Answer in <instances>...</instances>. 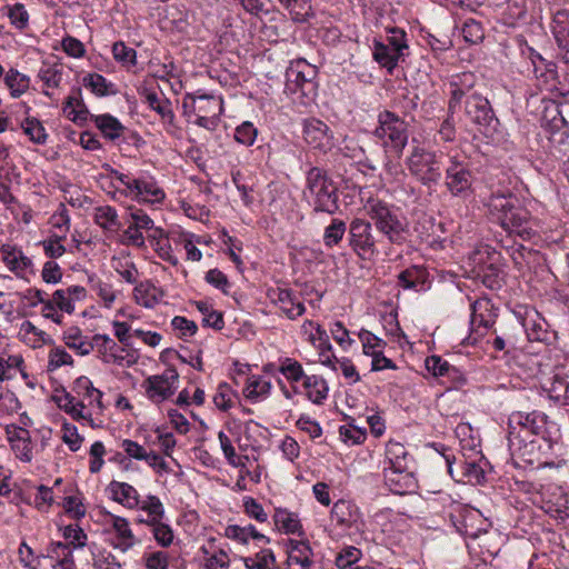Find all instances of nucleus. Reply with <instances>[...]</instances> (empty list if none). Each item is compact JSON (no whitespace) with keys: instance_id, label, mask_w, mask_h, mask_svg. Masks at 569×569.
Returning <instances> with one entry per match:
<instances>
[{"instance_id":"f8f14e48","label":"nucleus","mask_w":569,"mask_h":569,"mask_svg":"<svg viewBox=\"0 0 569 569\" xmlns=\"http://www.w3.org/2000/svg\"><path fill=\"white\" fill-rule=\"evenodd\" d=\"M477 77L472 72H462L451 78L449 82L450 98L448 100V112L453 114L468 96H477Z\"/></svg>"},{"instance_id":"680f3d73","label":"nucleus","mask_w":569,"mask_h":569,"mask_svg":"<svg viewBox=\"0 0 569 569\" xmlns=\"http://www.w3.org/2000/svg\"><path fill=\"white\" fill-rule=\"evenodd\" d=\"M62 440L68 445L71 451H78L81 447L83 438L78 433V429L74 425L64 422L62 425Z\"/></svg>"},{"instance_id":"412c9836","label":"nucleus","mask_w":569,"mask_h":569,"mask_svg":"<svg viewBox=\"0 0 569 569\" xmlns=\"http://www.w3.org/2000/svg\"><path fill=\"white\" fill-rule=\"evenodd\" d=\"M493 306L487 298L478 299L471 305V326L472 328L483 327L490 329L496 322L497 315L493 312Z\"/></svg>"},{"instance_id":"bf43d9fd","label":"nucleus","mask_w":569,"mask_h":569,"mask_svg":"<svg viewBox=\"0 0 569 569\" xmlns=\"http://www.w3.org/2000/svg\"><path fill=\"white\" fill-rule=\"evenodd\" d=\"M361 551L356 547L343 549L336 558V566L339 569H355V565L359 561Z\"/></svg>"},{"instance_id":"49530a36","label":"nucleus","mask_w":569,"mask_h":569,"mask_svg":"<svg viewBox=\"0 0 569 569\" xmlns=\"http://www.w3.org/2000/svg\"><path fill=\"white\" fill-rule=\"evenodd\" d=\"M460 469H461L462 479H458V481L479 485L485 479V472H483L482 468L475 460L473 461H467V460L461 461Z\"/></svg>"},{"instance_id":"39448f33","label":"nucleus","mask_w":569,"mask_h":569,"mask_svg":"<svg viewBox=\"0 0 569 569\" xmlns=\"http://www.w3.org/2000/svg\"><path fill=\"white\" fill-rule=\"evenodd\" d=\"M368 214L390 243L403 244L409 237V222L406 217L380 200L370 201Z\"/></svg>"},{"instance_id":"ea45409f","label":"nucleus","mask_w":569,"mask_h":569,"mask_svg":"<svg viewBox=\"0 0 569 569\" xmlns=\"http://www.w3.org/2000/svg\"><path fill=\"white\" fill-rule=\"evenodd\" d=\"M38 77L47 88H58L62 80V68L58 64L43 63Z\"/></svg>"},{"instance_id":"f704fd0d","label":"nucleus","mask_w":569,"mask_h":569,"mask_svg":"<svg viewBox=\"0 0 569 569\" xmlns=\"http://www.w3.org/2000/svg\"><path fill=\"white\" fill-rule=\"evenodd\" d=\"M21 128L23 133L29 137L30 141L37 144H44L48 138L46 133L44 127L42 123L36 118H26Z\"/></svg>"},{"instance_id":"338daca9","label":"nucleus","mask_w":569,"mask_h":569,"mask_svg":"<svg viewBox=\"0 0 569 569\" xmlns=\"http://www.w3.org/2000/svg\"><path fill=\"white\" fill-rule=\"evenodd\" d=\"M339 433L345 442L352 445H359L366 440V431L352 425L341 426Z\"/></svg>"},{"instance_id":"0e129e2a","label":"nucleus","mask_w":569,"mask_h":569,"mask_svg":"<svg viewBox=\"0 0 569 569\" xmlns=\"http://www.w3.org/2000/svg\"><path fill=\"white\" fill-rule=\"evenodd\" d=\"M89 343L92 345L93 350L97 349L99 352H101L103 355H107L108 352H110V356H112L114 358L117 357V355H116L117 343L114 342V340L112 338H110L107 335H94L91 338V340L89 341Z\"/></svg>"},{"instance_id":"473e14b6","label":"nucleus","mask_w":569,"mask_h":569,"mask_svg":"<svg viewBox=\"0 0 569 569\" xmlns=\"http://www.w3.org/2000/svg\"><path fill=\"white\" fill-rule=\"evenodd\" d=\"M477 278L490 290H498L502 286L501 270L495 263L481 267L477 273Z\"/></svg>"},{"instance_id":"603ef678","label":"nucleus","mask_w":569,"mask_h":569,"mask_svg":"<svg viewBox=\"0 0 569 569\" xmlns=\"http://www.w3.org/2000/svg\"><path fill=\"white\" fill-rule=\"evenodd\" d=\"M132 222L124 230L122 236V242L124 244H134L137 247L142 246V233L140 231L141 227L139 224L140 217L137 212L131 213Z\"/></svg>"},{"instance_id":"4be33fe9","label":"nucleus","mask_w":569,"mask_h":569,"mask_svg":"<svg viewBox=\"0 0 569 569\" xmlns=\"http://www.w3.org/2000/svg\"><path fill=\"white\" fill-rule=\"evenodd\" d=\"M0 251L2 253V261L16 274H20L32 264L31 260L16 246L3 244Z\"/></svg>"},{"instance_id":"5701e85b","label":"nucleus","mask_w":569,"mask_h":569,"mask_svg":"<svg viewBox=\"0 0 569 569\" xmlns=\"http://www.w3.org/2000/svg\"><path fill=\"white\" fill-rule=\"evenodd\" d=\"M428 273L420 266H411L398 274V284L403 289L421 290Z\"/></svg>"},{"instance_id":"ddd939ff","label":"nucleus","mask_w":569,"mask_h":569,"mask_svg":"<svg viewBox=\"0 0 569 569\" xmlns=\"http://www.w3.org/2000/svg\"><path fill=\"white\" fill-rule=\"evenodd\" d=\"M303 140L313 149L328 151L333 147V134L327 123L317 118H307L302 123Z\"/></svg>"},{"instance_id":"aec40b11","label":"nucleus","mask_w":569,"mask_h":569,"mask_svg":"<svg viewBox=\"0 0 569 569\" xmlns=\"http://www.w3.org/2000/svg\"><path fill=\"white\" fill-rule=\"evenodd\" d=\"M72 390L80 398L78 402L81 408L88 406H97L99 410L103 408L101 402L102 392L93 387L89 378L79 377L76 379Z\"/></svg>"},{"instance_id":"a19ab883","label":"nucleus","mask_w":569,"mask_h":569,"mask_svg":"<svg viewBox=\"0 0 569 569\" xmlns=\"http://www.w3.org/2000/svg\"><path fill=\"white\" fill-rule=\"evenodd\" d=\"M144 526L162 521L164 517V508L160 499L156 496H148L144 500Z\"/></svg>"},{"instance_id":"6ab92c4d","label":"nucleus","mask_w":569,"mask_h":569,"mask_svg":"<svg viewBox=\"0 0 569 569\" xmlns=\"http://www.w3.org/2000/svg\"><path fill=\"white\" fill-rule=\"evenodd\" d=\"M552 32L558 46V58L569 66V12L567 10L556 12Z\"/></svg>"},{"instance_id":"9d476101","label":"nucleus","mask_w":569,"mask_h":569,"mask_svg":"<svg viewBox=\"0 0 569 569\" xmlns=\"http://www.w3.org/2000/svg\"><path fill=\"white\" fill-rule=\"evenodd\" d=\"M316 70L306 62H298L287 71L286 89L290 93H299L301 97H311L316 93L313 81Z\"/></svg>"},{"instance_id":"72a5a7b5","label":"nucleus","mask_w":569,"mask_h":569,"mask_svg":"<svg viewBox=\"0 0 569 569\" xmlns=\"http://www.w3.org/2000/svg\"><path fill=\"white\" fill-rule=\"evenodd\" d=\"M551 153L562 161L569 159V133L567 129L552 132L549 138Z\"/></svg>"},{"instance_id":"bb28decb","label":"nucleus","mask_w":569,"mask_h":569,"mask_svg":"<svg viewBox=\"0 0 569 569\" xmlns=\"http://www.w3.org/2000/svg\"><path fill=\"white\" fill-rule=\"evenodd\" d=\"M276 526H278L284 533L303 535L302 526L298 515L290 512L287 509L277 508L273 515Z\"/></svg>"},{"instance_id":"f03ea898","label":"nucleus","mask_w":569,"mask_h":569,"mask_svg":"<svg viewBox=\"0 0 569 569\" xmlns=\"http://www.w3.org/2000/svg\"><path fill=\"white\" fill-rule=\"evenodd\" d=\"M547 416L533 410L531 412L516 411L508 419V446L512 455L527 458L536 449V437L545 438Z\"/></svg>"},{"instance_id":"09e8293b","label":"nucleus","mask_w":569,"mask_h":569,"mask_svg":"<svg viewBox=\"0 0 569 569\" xmlns=\"http://www.w3.org/2000/svg\"><path fill=\"white\" fill-rule=\"evenodd\" d=\"M218 439L220 442L221 450L228 463L233 467H243L244 462L242 461V457L237 456L234 447L232 446L229 437L223 431H219ZM243 459L247 460L248 457L244 456Z\"/></svg>"},{"instance_id":"423d86ee","label":"nucleus","mask_w":569,"mask_h":569,"mask_svg":"<svg viewBox=\"0 0 569 569\" xmlns=\"http://www.w3.org/2000/svg\"><path fill=\"white\" fill-rule=\"evenodd\" d=\"M222 112V99L213 94L187 93L182 99V113L188 122L214 130Z\"/></svg>"},{"instance_id":"393cba45","label":"nucleus","mask_w":569,"mask_h":569,"mask_svg":"<svg viewBox=\"0 0 569 569\" xmlns=\"http://www.w3.org/2000/svg\"><path fill=\"white\" fill-rule=\"evenodd\" d=\"M113 500L133 508L138 505V491L126 482L112 481L108 487Z\"/></svg>"},{"instance_id":"f3484780","label":"nucleus","mask_w":569,"mask_h":569,"mask_svg":"<svg viewBox=\"0 0 569 569\" xmlns=\"http://www.w3.org/2000/svg\"><path fill=\"white\" fill-rule=\"evenodd\" d=\"M144 233L150 247L158 253V256L167 261L176 263V259L171 256V246L166 232L154 227L153 220L144 214Z\"/></svg>"},{"instance_id":"8fccbe9b","label":"nucleus","mask_w":569,"mask_h":569,"mask_svg":"<svg viewBox=\"0 0 569 569\" xmlns=\"http://www.w3.org/2000/svg\"><path fill=\"white\" fill-rule=\"evenodd\" d=\"M270 389V381L263 380L260 377H252L248 379L244 395L248 399L256 400L260 396L268 395Z\"/></svg>"},{"instance_id":"c03bdc74","label":"nucleus","mask_w":569,"mask_h":569,"mask_svg":"<svg viewBox=\"0 0 569 569\" xmlns=\"http://www.w3.org/2000/svg\"><path fill=\"white\" fill-rule=\"evenodd\" d=\"M96 126L100 129L104 137L111 140L120 137L122 131L121 123L109 114L98 116L96 118Z\"/></svg>"},{"instance_id":"c756f323","label":"nucleus","mask_w":569,"mask_h":569,"mask_svg":"<svg viewBox=\"0 0 569 569\" xmlns=\"http://www.w3.org/2000/svg\"><path fill=\"white\" fill-rule=\"evenodd\" d=\"M296 22H306L313 16L311 0H279Z\"/></svg>"},{"instance_id":"c85d7f7f","label":"nucleus","mask_w":569,"mask_h":569,"mask_svg":"<svg viewBox=\"0 0 569 569\" xmlns=\"http://www.w3.org/2000/svg\"><path fill=\"white\" fill-rule=\"evenodd\" d=\"M330 516L331 520L342 528H350L357 518L351 503L343 499L333 503Z\"/></svg>"},{"instance_id":"a878e982","label":"nucleus","mask_w":569,"mask_h":569,"mask_svg":"<svg viewBox=\"0 0 569 569\" xmlns=\"http://www.w3.org/2000/svg\"><path fill=\"white\" fill-rule=\"evenodd\" d=\"M90 340L87 336L82 335L78 327H70L63 333L64 343L81 356H87L93 350L92 345L89 343Z\"/></svg>"},{"instance_id":"2f4dec72","label":"nucleus","mask_w":569,"mask_h":569,"mask_svg":"<svg viewBox=\"0 0 569 569\" xmlns=\"http://www.w3.org/2000/svg\"><path fill=\"white\" fill-rule=\"evenodd\" d=\"M278 371L282 373L290 382H299L301 380L305 381L306 377H308L305 373L301 363L289 357L279 359Z\"/></svg>"},{"instance_id":"6e6552de","label":"nucleus","mask_w":569,"mask_h":569,"mask_svg":"<svg viewBox=\"0 0 569 569\" xmlns=\"http://www.w3.org/2000/svg\"><path fill=\"white\" fill-rule=\"evenodd\" d=\"M349 246L362 260H371L377 253L376 239L369 221L355 219L349 226Z\"/></svg>"},{"instance_id":"20e7f679","label":"nucleus","mask_w":569,"mask_h":569,"mask_svg":"<svg viewBox=\"0 0 569 569\" xmlns=\"http://www.w3.org/2000/svg\"><path fill=\"white\" fill-rule=\"evenodd\" d=\"M445 153L421 144L412 146L406 159L410 174L423 187L431 189L439 184L443 173Z\"/></svg>"},{"instance_id":"3c124183","label":"nucleus","mask_w":569,"mask_h":569,"mask_svg":"<svg viewBox=\"0 0 569 569\" xmlns=\"http://www.w3.org/2000/svg\"><path fill=\"white\" fill-rule=\"evenodd\" d=\"M258 129L250 121H244L234 130V140L243 146H252L257 139Z\"/></svg>"},{"instance_id":"a211bd4d","label":"nucleus","mask_w":569,"mask_h":569,"mask_svg":"<svg viewBox=\"0 0 569 569\" xmlns=\"http://www.w3.org/2000/svg\"><path fill=\"white\" fill-rule=\"evenodd\" d=\"M386 459L389 463V467L385 468V479L387 481H395V475L402 473L408 469V452L400 442L389 441L387 443Z\"/></svg>"},{"instance_id":"4468645a","label":"nucleus","mask_w":569,"mask_h":569,"mask_svg":"<svg viewBox=\"0 0 569 569\" xmlns=\"http://www.w3.org/2000/svg\"><path fill=\"white\" fill-rule=\"evenodd\" d=\"M179 373L173 367L167 368L162 375L151 376L147 379V395L154 402L169 399L177 390Z\"/></svg>"},{"instance_id":"1a4fd4ad","label":"nucleus","mask_w":569,"mask_h":569,"mask_svg":"<svg viewBox=\"0 0 569 569\" xmlns=\"http://www.w3.org/2000/svg\"><path fill=\"white\" fill-rule=\"evenodd\" d=\"M445 172V184L451 196L465 197L471 190L473 176L469 162L459 160L457 156L450 157Z\"/></svg>"},{"instance_id":"4c0bfd02","label":"nucleus","mask_w":569,"mask_h":569,"mask_svg":"<svg viewBox=\"0 0 569 569\" xmlns=\"http://www.w3.org/2000/svg\"><path fill=\"white\" fill-rule=\"evenodd\" d=\"M113 528L117 532L116 546L126 551L128 548L133 546V535L129 528V523L126 519L116 517L113 519Z\"/></svg>"},{"instance_id":"58836bf2","label":"nucleus","mask_w":569,"mask_h":569,"mask_svg":"<svg viewBox=\"0 0 569 569\" xmlns=\"http://www.w3.org/2000/svg\"><path fill=\"white\" fill-rule=\"evenodd\" d=\"M347 231L346 222L340 219H332L329 226L326 227L323 233V242L328 248L337 246L343 238Z\"/></svg>"},{"instance_id":"f257e3e1","label":"nucleus","mask_w":569,"mask_h":569,"mask_svg":"<svg viewBox=\"0 0 569 569\" xmlns=\"http://www.w3.org/2000/svg\"><path fill=\"white\" fill-rule=\"evenodd\" d=\"M488 210L509 237L530 240L536 236L530 212L520 204L519 199L508 193H492L488 200Z\"/></svg>"},{"instance_id":"4d7b16f0","label":"nucleus","mask_w":569,"mask_h":569,"mask_svg":"<svg viewBox=\"0 0 569 569\" xmlns=\"http://www.w3.org/2000/svg\"><path fill=\"white\" fill-rule=\"evenodd\" d=\"M63 111L67 113V117L74 122L86 120L88 114L86 106L71 96L67 98Z\"/></svg>"},{"instance_id":"dca6fc26","label":"nucleus","mask_w":569,"mask_h":569,"mask_svg":"<svg viewBox=\"0 0 569 569\" xmlns=\"http://www.w3.org/2000/svg\"><path fill=\"white\" fill-rule=\"evenodd\" d=\"M267 296L291 320L302 316L306 311L303 303L296 299L290 289L271 288L268 290Z\"/></svg>"},{"instance_id":"13d9d810","label":"nucleus","mask_w":569,"mask_h":569,"mask_svg":"<svg viewBox=\"0 0 569 569\" xmlns=\"http://www.w3.org/2000/svg\"><path fill=\"white\" fill-rule=\"evenodd\" d=\"M92 557V566L94 569H122L114 556L107 550L93 551Z\"/></svg>"},{"instance_id":"79ce46f5","label":"nucleus","mask_w":569,"mask_h":569,"mask_svg":"<svg viewBox=\"0 0 569 569\" xmlns=\"http://www.w3.org/2000/svg\"><path fill=\"white\" fill-rule=\"evenodd\" d=\"M4 81L13 97L21 96L29 88V78L14 69L7 72Z\"/></svg>"},{"instance_id":"774afa93","label":"nucleus","mask_w":569,"mask_h":569,"mask_svg":"<svg viewBox=\"0 0 569 569\" xmlns=\"http://www.w3.org/2000/svg\"><path fill=\"white\" fill-rule=\"evenodd\" d=\"M72 357L62 348H53L49 352V370H56L62 366L72 365Z\"/></svg>"},{"instance_id":"c9c22d12","label":"nucleus","mask_w":569,"mask_h":569,"mask_svg":"<svg viewBox=\"0 0 569 569\" xmlns=\"http://www.w3.org/2000/svg\"><path fill=\"white\" fill-rule=\"evenodd\" d=\"M198 310L203 315L202 326L214 330H221L224 326L223 316L220 311L213 310L207 302L197 301Z\"/></svg>"},{"instance_id":"cd10ccee","label":"nucleus","mask_w":569,"mask_h":569,"mask_svg":"<svg viewBox=\"0 0 569 569\" xmlns=\"http://www.w3.org/2000/svg\"><path fill=\"white\" fill-rule=\"evenodd\" d=\"M303 388L307 391V397L316 405L322 403L328 396V385L320 376H308L303 381Z\"/></svg>"},{"instance_id":"69168bd1","label":"nucleus","mask_w":569,"mask_h":569,"mask_svg":"<svg viewBox=\"0 0 569 569\" xmlns=\"http://www.w3.org/2000/svg\"><path fill=\"white\" fill-rule=\"evenodd\" d=\"M83 84L92 90L98 96H106L109 93V84L106 78L99 73H89L83 78Z\"/></svg>"},{"instance_id":"6e6d98bb","label":"nucleus","mask_w":569,"mask_h":569,"mask_svg":"<svg viewBox=\"0 0 569 569\" xmlns=\"http://www.w3.org/2000/svg\"><path fill=\"white\" fill-rule=\"evenodd\" d=\"M166 198L164 190L152 178L144 177V203H161Z\"/></svg>"},{"instance_id":"9b49d317","label":"nucleus","mask_w":569,"mask_h":569,"mask_svg":"<svg viewBox=\"0 0 569 569\" xmlns=\"http://www.w3.org/2000/svg\"><path fill=\"white\" fill-rule=\"evenodd\" d=\"M465 114L475 124L488 130L495 129L498 119L495 116L493 109L489 100L481 93L477 96H468L463 102Z\"/></svg>"},{"instance_id":"864d4df0","label":"nucleus","mask_w":569,"mask_h":569,"mask_svg":"<svg viewBox=\"0 0 569 569\" xmlns=\"http://www.w3.org/2000/svg\"><path fill=\"white\" fill-rule=\"evenodd\" d=\"M463 39L469 43H479L485 37L482 24L475 19H467L462 26Z\"/></svg>"},{"instance_id":"7c9ffc66","label":"nucleus","mask_w":569,"mask_h":569,"mask_svg":"<svg viewBox=\"0 0 569 569\" xmlns=\"http://www.w3.org/2000/svg\"><path fill=\"white\" fill-rule=\"evenodd\" d=\"M402 57L393 51L389 46L376 41L373 48V59L383 68L391 72Z\"/></svg>"},{"instance_id":"0eeeda50","label":"nucleus","mask_w":569,"mask_h":569,"mask_svg":"<svg viewBox=\"0 0 569 569\" xmlns=\"http://www.w3.org/2000/svg\"><path fill=\"white\" fill-rule=\"evenodd\" d=\"M409 124L397 113L383 110L378 114V127L373 134L379 139L385 148L391 149L400 156L409 138Z\"/></svg>"},{"instance_id":"7ed1b4c3","label":"nucleus","mask_w":569,"mask_h":569,"mask_svg":"<svg viewBox=\"0 0 569 569\" xmlns=\"http://www.w3.org/2000/svg\"><path fill=\"white\" fill-rule=\"evenodd\" d=\"M303 196L315 212L332 216L339 210L338 188L327 171L319 167L308 170Z\"/></svg>"},{"instance_id":"37998d69","label":"nucleus","mask_w":569,"mask_h":569,"mask_svg":"<svg viewBox=\"0 0 569 569\" xmlns=\"http://www.w3.org/2000/svg\"><path fill=\"white\" fill-rule=\"evenodd\" d=\"M94 221L103 229H116L118 223V214L114 208L110 206H101L94 210Z\"/></svg>"},{"instance_id":"e2e57ef3","label":"nucleus","mask_w":569,"mask_h":569,"mask_svg":"<svg viewBox=\"0 0 569 569\" xmlns=\"http://www.w3.org/2000/svg\"><path fill=\"white\" fill-rule=\"evenodd\" d=\"M243 508L248 517L256 519L259 522H266L268 520V515L264 511L262 505L259 503L254 498L244 497Z\"/></svg>"},{"instance_id":"052dcab7","label":"nucleus","mask_w":569,"mask_h":569,"mask_svg":"<svg viewBox=\"0 0 569 569\" xmlns=\"http://www.w3.org/2000/svg\"><path fill=\"white\" fill-rule=\"evenodd\" d=\"M8 17L11 24L19 30H23L28 27L29 13L22 3H14L8 7Z\"/></svg>"},{"instance_id":"a18cd8bd","label":"nucleus","mask_w":569,"mask_h":569,"mask_svg":"<svg viewBox=\"0 0 569 569\" xmlns=\"http://www.w3.org/2000/svg\"><path fill=\"white\" fill-rule=\"evenodd\" d=\"M291 550L289 558L296 563L301 565L303 568H308L311 565L310 555L311 548L307 542L290 540Z\"/></svg>"},{"instance_id":"5fc2aeb1","label":"nucleus","mask_w":569,"mask_h":569,"mask_svg":"<svg viewBox=\"0 0 569 569\" xmlns=\"http://www.w3.org/2000/svg\"><path fill=\"white\" fill-rule=\"evenodd\" d=\"M113 58L126 67H133L137 62V52L123 42H116L112 47Z\"/></svg>"},{"instance_id":"de8ad7c7","label":"nucleus","mask_w":569,"mask_h":569,"mask_svg":"<svg viewBox=\"0 0 569 569\" xmlns=\"http://www.w3.org/2000/svg\"><path fill=\"white\" fill-rule=\"evenodd\" d=\"M247 569H270L274 562V555L270 549H262L254 557L242 559Z\"/></svg>"},{"instance_id":"2eb2a0df","label":"nucleus","mask_w":569,"mask_h":569,"mask_svg":"<svg viewBox=\"0 0 569 569\" xmlns=\"http://www.w3.org/2000/svg\"><path fill=\"white\" fill-rule=\"evenodd\" d=\"M540 385L549 399L569 405V366L557 368Z\"/></svg>"},{"instance_id":"e433bc0d","label":"nucleus","mask_w":569,"mask_h":569,"mask_svg":"<svg viewBox=\"0 0 569 569\" xmlns=\"http://www.w3.org/2000/svg\"><path fill=\"white\" fill-rule=\"evenodd\" d=\"M147 527L158 546L161 548H168L171 546L174 535L172 528L168 523L160 521L147 525Z\"/></svg>"},{"instance_id":"b1692460","label":"nucleus","mask_w":569,"mask_h":569,"mask_svg":"<svg viewBox=\"0 0 569 569\" xmlns=\"http://www.w3.org/2000/svg\"><path fill=\"white\" fill-rule=\"evenodd\" d=\"M144 102L152 111H156L160 116L163 123H172L173 112L171 102L162 93L144 92Z\"/></svg>"}]
</instances>
